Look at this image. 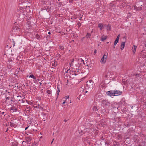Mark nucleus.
Listing matches in <instances>:
<instances>
[{"instance_id": "nucleus-22", "label": "nucleus", "mask_w": 146, "mask_h": 146, "mask_svg": "<svg viewBox=\"0 0 146 146\" xmlns=\"http://www.w3.org/2000/svg\"><path fill=\"white\" fill-rule=\"evenodd\" d=\"M78 60L79 61H80L81 62H83V64H85L84 63V61L82 59V58H80V59H78Z\"/></svg>"}, {"instance_id": "nucleus-27", "label": "nucleus", "mask_w": 146, "mask_h": 146, "mask_svg": "<svg viewBox=\"0 0 146 146\" xmlns=\"http://www.w3.org/2000/svg\"><path fill=\"white\" fill-rule=\"evenodd\" d=\"M59 48L61 50H63L64 49V47L63 46H59Z\"/></svg>"}, {"instance_id": "nucleus-48", "label": "nucleus", "mask_w": 146, "mask_h": 146, "mask_svg": "<svg viewBox=\"0 0 146 146\" xmlns=\"http://www.w3.org/2000/svg\"><path fill=\"white\" fill-rule=\"evenodd\" d=\"M68 120V119H67V120H66V119H65L64 120V121L65 122H66V121H67V120Z\"/></svg>"}, {"instance_id": "nucleus-44", "label": "nucleus", "mask_w": 146, "mask_h": 146, "mask_svg": "<svg viewBox=\"0 0 146 146\" xmlns=\"http://www.w3.org/2000/svg\"><path fill=\"white\" fill-rule=\"evenodd\" d=\"M66 100L68 99V98H69V96H66Z\"/></svg>"}, {"instance_id": "nucleus-39", "label": "nucleus", "mask_w": 146, "mask_h": 146, "mask_svg": "<svg viewBox=\"0 0 146 146\" xmlns=\"http://www.w3.org/2000/svg\"><path fill=\"white\" fill-rule=\"evenodd\" d=\"M96 52H97V51H96V50H95L94 51V54H96Z\"/></svg>"}, {"instance_id": "nucleus-53", "label": "nucleus", "mask_w": 146, "mask_h": 146, "mask_svg": "<svg viewBox=\"0 0 146 146\" xmlns=\"http://www.w3.org/2000/svg\"><path fill=\"white\" fill-rule=\"evenodd\" d=\"M51 33L50 32H49L48 33V34H51Z\"/></svg>"}, {"instance_id": "nucleus-4", "label": "nucleus", "mask_w": 146, "mask_h": 146, "mask_svg": "<svg viewBox=\"0 0 146 146\" xmlns=\"http://www.w3.org/2000/svg\"><path fill=\"white\" fill-rule=\"evenodd\" d=\"M107 58V55L104 54L101 60V62L102 64H104L106 62V59Z\"/></svg>"}, {"instance_id": "nucleus-8", "label": "nucleus", "mask_w": 146, "mask_h": 146, "mask_svg": "<svg viewBox=\"0 0 146 146\" xmlns=\"http://www.w3.org/2000/svg\"><path fill=\"white\" fill-rule=\"evenodd\" d=\"M104 26L106 27H107V30H110L111 31V26L109 25L108 24V25H107V24H105Z\"/></svg>"}, {"instance_id": "nucleus-1", "label": "nucleus", "mask_w": 146, "mask_h": 146, "mask_svg": "<svg viewBox=\"0 0 146 146\" xmlns=\"http://www.w3.org/2000/svg\"><path fill=\"white\" fill-rule=\"evenodd\" d=\"M102 106L106 109L109 108L110 106V103L107 100H103L102 101Z\"/></svg>"}, {"instance_id": "nucleus-10", "label": "nucleus", "mask_w": 146, "mask_h": 146, "mask_svg": "<svg viewBox=\"0 0 146 146\" xmlns=\"http://www.w3.org/2000/svg\"><path fill=\"white\" fill-rule=\"evenodd\" d=\"M26 141L25 142L29 143L32 140V138L30 137H26Z\"/></svg>"}, {"instance_id": "nucleus-46", "label": "nucleus", "mask_w": 146, "mask_h": 146, "mask_svg": "<svg viewBox=\"0 0 146 146\" xmlns=\"http://www.w3.org/2000/svg\"><path fill=\"white\" fill-rule=\"evenodd\" d=\"M19 58H20V56H18L17 57V59L19 60Z\"/></svg>"}, {"instance_id": "nucleus-41", "label": "nucleus", "mask_w": 146, "mask_h": 146, "mask_svg": "<svg viewBox=\"0 0 146 146\" xmlns=\"http://www.w3.org/2000/svg\"><path fill=\"white\" fill-rule=\"evenodd\" d=\"M29 126H28L27 127H26L25 129V130H26L28 128Z\"/></svg>"}, {"instance_id": "nucleus-11", "label": "nucleus", "mask_w": 146, "mask_h": 146, "mask_svg": "<svg viewBox=\"0 0 146 146\" xmlns=\"http://www.w3.org/2000/svg\"><path fill=\"white\" fill-rule=\"evenodd\" d=\"M93 110L94 111H95L96 113H97V112H98V109L97 106H94L92 108Z\"/></svg>"}, {"instance_id": "nucleus-9", "label": "nucleus", "mask_w": 146, "mask_h": 146, "mask_svg": "<svg viewBox=\"0 0 146 146\" xmlns=\"http://www.w3.org/2000/svg\"><path fill=\"white\" fill-rule=\"evenodd\" d=\"M119 36H120V35H119L117 36L116 38V39L114 41V45H116V44L118 42L119 40Z\"/></svg>"}, {"instance_id": "nucleus-40", "label": "nucleus", "mask_w": 146, "mask_h": 146, "mask_svg": "<svg viewBox=\"0 0 146 146\" xmlns=\"http://www.w3.org/2000/svg\"><path fill=\"white\" fill-rule=\"evenodd\" d=\"M5 92H7L8 93V94H9V96H10V94H9V93H10V92H8V91H7V90H6L5 91Z\"/></svg>"}, {"instance_id": "nucleus-13", "label": "nucleus", "mask_w": 146, "mask_h": 146, "mask_svg": "<svg viewBox=\"0 0 146 146\" xmlns=\"http://www.w3.org/2000/svg\"><path fill=\"white\" fill-rule=\"evenodd\" d=\"M98 27L100 28V30H102L104 27L103 24L102 23H99Z\"/></svg>"}, {"instance_id": "nucleus-60", "label": "nucleus", "mask_w": 146, "mask_h": 146, "mask_svg": "<svg viewBox=\"0 0 146 146\" xmlns=\"http://www.w3.org/2000/svg\"><path fill=\"white\" fill-rule=\"evenodd\" d=\"M86 66H87L88 68H89V65H86Z\"/></svg>"}, {"instance_id": "nucleus-15", "label": "nucleus", "mask_w": 146, "mask_h": 146, "mask_svg": "<svg viewBox=\"0 0 146 146\" xmlns=\"http://www.w3.org/2000/svg\"><path fill=\"white\" fill-rule=\"evenodd\" d=\"M107 38V36H102L101 37V40L102 41H104Z\"/></svg>"}, {"instance_id": "nucleus-16", "label": "nucleus", "mask_w": 146, "mask_h": 146, "mask_svg": "<svg viewBox=\"0 0 146 146\" xmlns=\"http://www.w3.org/2000/svg\"><path fill=\"white\" fill-rule=\"evenodd\" d=\"M137 48V46L134 45L133 46L132 49L133 50V52L135 53V52L136 50V49Z\"/></svg>"}, {"instance_id": "nucleus-57", "label": "nucleus", "mask_w": 146, "mask_h": 146, "mask_svg": "<svg viewBox=\"0 0 146 146\" xmlns=\"http://www.w3.org/2000/svg\"><path fill=\"white\" fill-rule=\"evenodd\" d=\"M65 103V101L63 102L62 104H64Z\"/></svg>"}, {"instance_id": "nucleus-31", "label": "nucleus", "mask_w": 146, "mask_h": 146, "mask_svg": "<svg viewBox=\"0 0 146 146\" xmlns=\"http://www.w3.org/2000/svg\"><path fill=\"white\" fill-rule=\"evenodd\" d=\"M125 126L127 127H129L130 126V125L129 123H127L126 124H125Z\"/></svg>"}, {"instance_id": "nucleus-21", "label": "nucleus", "mask_w": 146, "mask_h": 146, "mask_svg": "<svg viewBox=\"0 0 146 146\" xmlns=\"http://www.w3.org/2000/svg\"><path fill=\"white\" fill-rule=\"evenodd\" d=\"M57 3L58 4V7H60V6L62 5V2H57Z\"/></svg>"}, {"instance_id": "nucleus-58", "label": "nucleus", "mask_w": 146, "mask_h": 146, "mask_svg": "<svg viewBox=\"0 0 146 146\" xmlns=\"http://www.w3.org/2000/svg\"><path fill=\"white\" fill-rule=\"evenodd\" d=\"M129 7L130 8V9H131V8H133V7L131 8V6H129Z\"/></svg>"}, {"instance_id": "nucleus-30", "label": "nucleus", "mask_w": 146, "mask_h": 146, "mask_svg": "<svg viewBox=\"0 0 146 146\" xmlns=\"http://www.w3.org/2000/svg\"><path fill=\"white\" fill-rule=\"evenodd\" d=\"M13 29L14 30L15 29L16 30H19V28H18V27H17V26H16V27L15 26V27Z\"/></svg>"}, {"instance_id": "nucleus-37", "label": "nucleus", "mask_w": 146, "mask_h": 146, "mask_svg": "<svg viewBox=\"0 0 146 146\" xmlns=\"http://www.w3.org/2000/svg\"><path fill=\"white\" fill-rule=\"evenodd\" d=\"M55 62H54V63H53L52 64V66H56L55 65Z\"/></svg>"}, {"instance_id": "nucleus-59", "label": "nucleus", "mask_w": 146, "mask_h": 146, "mask_svg": "<svg viewBox=\"0 0 146 146\" xmlns=\"http://www.w3.org/2000/svg\"><path fill=\"white\" fill-rule=\"evenodd\" d=\"M82 17H80V20H81V19H82Z\"/></svg>"}, {"instance_id": "nucleus-17", "label": "nucleus", "mask_w": 146, "mask_h": 146, "mask_svg": "<svg viewBox=\"0 0 146 146\" xmlns=\"http://www.w3.org/2000/svg\"><path fill=\"white\" fill-rule=\"evenodd\" d=\"M125 45V42H121V46H123V47H123V48H122V47L121 48V50H123Z\"/></svg>"}, {"instance_id": "nucleus-50", "label": "nucleus", "mask_w": 146, "mask_h": 146, "mask_svg": "<svg viewBox=\"0 0 146 146\" xmlns=\"http://www.w3.org/2000/svg\"><path fill=\"white\" fill-rule=\"evenodd\" d=\"M104 121V122H103V125H104V124H105V121H103H103Z\"/></svg>"}, {"instance_id": "nucleus-34", "label": "nucleus", "mask_w": 146, "mask_h": 146, "mask_svg": "<svg viewBox=\"0 0 146 146\" xmlns=\"http://www.w3.org/2000/svg\"><path fill=\"white\" fill-rule=\"evenodd\" d=\"M118 108H117L116 107H114L113 108V109L114 110H118Z\"/></svg>"}, {"instance_id": "nucleus-29", "label": "nucleus", "mask_w": 146, "mask_h": 146, "mask_svg": "<svg viewBox=\"0 0 146 146\" xmlns=\"http://www.w3.org/2000/svg\"><path fill=\"white\" fill-rule=\"evenodd\" d=\"M77 25L79 27H80L81 26V23L80 22H79L77 23Z\"/></svg>"}, {"instance_id": "nucleus-12", "label": "nucleus", "mask_w": 146, "mask_h": 146, "mask_svg": "<svg viewBox=\"0 0 146 146\" xmlns=\"http://www.w3.org/2000/svg\"><path fill=\"white\" fill-rule=\"evenodd\" d=\"M134 9L136 11H139L141 9L142 7H137L136 6H133Z\"/></svg>"}, {"instance_id": "nucleus-52", "label": "nucleus", "mask_w": 146, "mask_h": 146, "mask_svg": "<svg viewBox=\"0 0 146 146\" xmlns=\"http://www.w3.org/2000/svg\"><path fill=\"white\" fill-rule=\"evenodd\" d=\"M145 141L146 142V136L145 137Z\"/></svg>"}, {"instance_id": "nucleus-63", "label": "nucleus", "mask_w": 146, "mask_h": 146, "mask_svg": "<svg viewBox=\"0 0 146 146\" xmlns=\"http://www.w3.org/2000/svg\"><path fill=\"white\" fill-rule=\"evenodd\" d=\"M37 80L38 81H40V80L39 79H37Z\"/></svg>"}, {"instance_id": "nucleus-2", "label": "nucleus", "mask_w": 146, "mask_h": 146, "mask_svg": "<svg viewBox=\"0 0 146 146\" xmlns=\"http://www.w3.org/2000/svg\"><path fill=\"white\" fill-rule=\"evenodd\" d=\"M94 85L93 81H92L91 80H90L88 81L86 83V87H87L88 89H90V90L92 89Z\"/></svg>"}, {"instance_id": "nucleus-35", "label": "nucleus", "mask_w": 146, "mask_h": 146, "mask_svg": "<svg viewBox=\"0 0 146 146\" xmlns=\"http://www.w3.org/2000/svg\"><path fill=\"white\" fill-rule=\"evenodd\" d=\"M74 0H69V3H72L73 2V1Z\"/></svg>"}, {"instance_id": "nucleus-43", "label": "nucleus", "mask_w": 146, "mask_h": 146, "mask_svg": "<svg viewBox=\"0 0 146 146\" xmlns=\"http://www.w3.org/2000/svg\"><path fill=\"white\" fill-rule=\"evenodd\" d=\"M43 116H44L45 115V116H46V114H45V113H43Z\"/></svg>"}, {"instance_id": "nucleus-18", "label": "nucleus", "mask_w": 146, "mask_h": 146, "mask_svg": "<svg viewBox=\"0 0 146 146\" xmlns=\"http://www.w3.org/2000/svg\"><path fill=\"white\" fill-rule=\"evenodd\" d=\"M14 58L13 57H11L9 58L8 59V61L10 62H13L14 60Z\"/></svg>"}, {"instance_id": "nucleus-26", "label": "nucleus", "mask_w": 146, "mask_h": 146, "mask_svg": "<svg viewBox=\"0 0 146 146\" xmlns=\"http://www.w3.org/2000/svg\"><path fill=\"white\" fill-rule=\"evenodd\" d=\"M47 93L48 94H51V91L50 90H47Z\"/></svg>"}, {"instance_id": "nucleus-47", "label": "nucleus", "mask_w": 146, "mask_h": 146, "mask_svg": "<svg viewBox=\"0 0 146 146\" xmlns=\"http://www.w3.org/2000/svg\"><path fill=\"white\" fill-rule=\"evenodd\" d=\"M54 139H52V142H51V144L52 143H53V141H54Z\"/></svg>"}, {"instance_id": "nucleus-7", "label": "nucleus", "mask_w": 146, "mask_h": 146, "mask_svg": "<svg viewBox=\"0 0 146 146\" xmlns=\"http://www.w3.org/2000/svg\"><path fill=\"white\" fill-rule=\"evenodd\" d=\"M17 109L14 106H13L10 108V110L12 112H14L17 111Z\"/></svg>"}, {"instance_id": "nucleus-24", "label": "nucleus", "mask_w": 146, "mask_h": 146, "mask_svg": "<svg viewBox=\"0 0 146 146\" xmlns=\"http://www.w3.org/2000/svg\"><path fill=\"white\" fill-rule=\"evenodd\" d=\"M9 96H7V95H6V100H9L10 98V97Z\"/></svg>"}, {"instance_id": "nucleus-36", "label": "nucleus", "mask_w": 146, "mask_h": 146, "mask_svg": "<svg viewBox=\"0 0 146 146\" xmlns=\"http://www.w3.org/2000/svg\"><path fill=\"white\" fill-rule=\"evenodd\" d=\"M57 88H58V90H57V92H60V90L59 89V88H58V87H57Z\"/></svg>"}, {"instance_id": "nucleus-14", "label": "nucleus", "mask_w": 146, "mask_h": 146, "mask_svg": "<svg viewBox=\"0 0 146 146\" xmlns=\"http://www.w3.org/2000/svg\"><path fill=\"white\" fill-rule=\"evenodd\" d=\"M11 146H17L18 145V143L16 142H13L11 143Z\"/></svg>"}, {"instance_id": "nucleus-38", "label": "nucleus", "mask_w": 146, "mask_h": 146, "mask_svg": "<svg viewBox=\"0 0 146 146\" xmlns=\"http://www.w3.org/2000/svg\"><path fill=\"white\" fill-rule=\"evenodd\" d=\"M13 46H14L15 45V41H14L13 40Z\"/></svg>"}, {"instance_id": "nucleus-28", "label": "nucleus", "mask_w": 146, "mask_h": 146, "mask_svg": "<svg viewBox=\"0 0 146 146\" xmlns=\"http://www.w3.org/2000/svg\"><path fill=\"white\" fill-rule=\"evenodd\" d=\"M10 126H11V127H12V126H13L14 127V125H15V124H13V123L11 121L10 122Z\"/></svg>"}, {"instance_id": "nucleus-5", "label": "nucleus", "mask_w": 146, "mask_h": 146, "mask_svg": "<svg viewBox=\"0 0 146 146\" xmlns=\"http://www.w3.org/2000/svg\"><path fill=\"white\" fill-rule=\"evenodd\" d=\"M106 94L107 95L109 96H115V95H114V92L112 90L107 92H106Z\"/></svg>"}, {"instance_id": "nucleus-33", "label": "nucleus", "mask_w": 146, "mask_h": 146, "mask_svg": "<svg viewBox=\"0 0 146 146\" xmlns=\"http://www.w3.org/2000/svg\"><path fill=\"white\" fill-rule=\"evenodd\" d=\"M69 72H70V69H69L67 71H66L65 72L66 73H68Z\"/></svg>"}, {"instance_id": "nucleus-42", "label": "nucleus", "mask_w": 146, "mask_h": 146, "mask_svg": "<svg viewBox=\"0 0 146 146\" xmlns=\"http://www.w3.org/2000/svg\"><path fill=\"white\" fill-rule=\"evenodd\" d=\"M57 92V98H58V95L59 94V92Z\"/></svg>"}, {"instance_id": "nucleus-45", "label": "nucleus", "mask_w": 146, "mask_h": 146, "mask_svg": "<svg viewBox=\"0 0 146 146\" xmlns=\"http://www.w3.org/2000/svg\"><path fill=\"white\" fill-rule=\"evenodd\" d=\"M22 103H23L25 101H24V100L23 99H22Z\"/></svg>"}, {"instance_id": "nucleus-61", "label": "nucleus", "mask_w": 146, "mask_h": 146, "mask_svg": "<svg viewBox=\"0 0 146 146\" xmlns=\"http://www.w3.org/2000/svg\"><path fill=\"white\" fill-rule=\"evenodd\" d=\"M24 142H25V141H22V144H23V143H24Z\"/></svg>"}, {"instance_id": "nucleus-32", "label": "nucleus", "mask_w": 146, "mask_h": 146, "mask_svg": "<svg viewBox=\"0 0 146 146\" xmlns=\"http://www.w3.org/2000/svg\"><path fill=\"white\" fill-rule=\"evenodd\" d=\"M5 112H1V114L4 115V116H5V115H6V114H4Z\"/></svg>"}, {"instance_id": "nucleus-54", "label": "nucleus", "mask_w": 146, "mask_h": 146, "mask_svg": "<svg viewBox=\"0 0 146 146\" xmlns=\"http://www.w3.org/2000/svg\"><path fill=\"white\" fill-rule=\"evenodd\" d=\"M107 76H108L107 75H105V77L106 78L107 77Z\"/></svg>"}, {"instance_id": "nucleus-3", "label": "nucleus", "mask_w": 146, "mask_h": 146, "mask_svg": "<svg viewBox=\"0 0 146 146\" xmlns=\"http://www.w3.org/2000/svg\"><path fill=\"white\" fill-rule=\"evenodd\" d=\"M24 9L21 7H20L18 8L17 13V15H19L18 16H19V17H20L21 15H23V11H24Z\"/></svg>"}, {"instance_id": "nucleus-25", "label": "nucleus", "mask_w": 146, "mask_h": 146, "mask_svg": "<svg viewBox=\"0 0 146 146\" xmlns=\"http://www.w3.org/2000/svg\"><path fill=\"white\" fill-rule=\"evenodd\" d=\"M35 36L36 37V38H37V39L39 38L40 37L39 35L38 34H36V35H35Z\"/></svg>"}, {"instance_id": "nucleus-64", "label": "nucleus", "mask_w": 146, "mask_h": 146, "mask_svg": "<svg viewBox=\"0 0 146 146\" xmlns=\"http://www.w3.org/2000/svg\"><path fill=\"white\" fill-rule=\"evenodd\" d=\"M109 43V42H107V44H108Z\"/></svg>"}, {"instance_id": "nucleus-56", "label": "nucleus", "mask_w": 146, "mask_h": 146, "mask_svg": "<svg viewBox=\"0 0 146 146\" xmlns=\"http://www.w3.org/2000/svg\"><path fill=\"white\" fill-rule=\"evenodd\" d=\"M39 84H40V85H41L42 84V83L41 82H39Z\"/></svg>"}, {"instance_id": "nucleus-51", "label": "nucleus", "mask_w": 146, "mask_h": 146, "mask_svg": "<svg viewBox=\"0 0 146 146\" xmlns=\"http://www.w3.org/2000/svg\"><path fill=\"white\" fill-rule=\"evenodd\" d=\"M74 59H72V61L71 63H72V62H74Z\"/></svg>"}, {"instance_id": "nucleus-49", "label": "nucleus", "mask_w": 146, "mask_h": 146, "mask_svg": "<svg viewBox=\"0 0 146 146\" xmlns=\"http://www.w3.org/2000/svg\"><path fill=\"white\" fill-rule=\"evenodd\" d=\"M115 45H114V46H113V48H115Z\"/></svg>"}, {"instance_id": "nucleus-20", "label": "nucleus", "mask_w": 146, "mask_h": 146, "mask_svg": "<svg viewBox=\"0 0 146 146\" xmlns=\"http://www.w3.org/2000/svg\"><path fill=\"white\" fill-rule=\"evenodd\" d=\"M70 73L71 74H72L73 75L74 74L75 76H76L77 75L76 71H72V73Z\"/></svg>"}, {"instance_id": "nucleus-62", "label": "nucleus", "mask_w": 146, "mask_h": 146, "mask_svg": "<svg viewBox=\"0 0 146 146\" xmlns=\"http://www.w3.org/2000/svg\"><path fill=\"white\" fill-rule=\"evenodd\" d=\"M8 129L7 128V130H6V132H7V131Z\"/></svg>"}, {"instance_id": "nucleus-55", "label": "nucleus", "mask_w": 146, "mask_h": 146, "mask_svg": "<svg viewBox=\"0 0 146 146\" xmlns=\"http://www.w3.org/2000/svg\"><path fill=\"white\" fill-rule=\"evenodd\" d=\"M26 102L28 104H29V101H28V100H26Z\"/></svg>"}, {"instance_id": "nucleus-19", "label": "nucleus", "mask_w": 146, "mask_h": 146, "mask_svg": "<svg viewBox=\"0 0 146 146\" xmlns=\"http://www.w3.org/2000/svg\"><path fill=\"white\" fill-rule=\"evenodd\" d=\"M29 77L33 78L34 80H35L36 78L33 74H31L29 76Z\"/></svg>"}, {"instance_id": "nucleus-6", "label": "nucleus", "mask_w": 146, "mask_h": 146, "mask_svg": "<svg viewBox=\"0 0 146 146\" xmlns=\"http://www.w3.org/2000/svg\"><path fill=\"white\" fill-rule=\"evenodd\" d=\"M114 93V95L116 94L115 96L120 95L122 94L121 91L117 90L113 91Z\"/></svg>"}, {"instance_id": "nucleus-23", "label": "nucleus", "mask_w": 146, "mask_h": 146, "mask_svg": "<svg viewBox=\"0 0 146 146\" xmlns=\"http://www.w3.org/2000/svg\"><path fill=\"white\" fill-rule=\"evenodd\" d=\"M91 36V34L88 33L86 36V37L87 38L90 37V36Z\"/></svg>"}]
</instances>
